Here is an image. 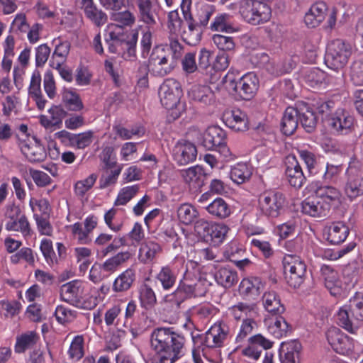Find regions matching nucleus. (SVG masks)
<instances>
[{
	"instance_id": "f257e3e1",
	"label": "nucleus",
	"mask_w": 363,
	"mask_h": 363,
	"mask_svg": "<svg viewBox=\"0 0 363 363\" xmlns=\"http://www.w3.org/2000/svg\"><path fill=\"white\" fill-rule=\"evenodd\" d=\"M150 345L154 354L147 358L146 363H175L185 353L184 337L170 328L155 329Z\"/></svg>"
},
{
	"instance_id": "f03ea898",
	"label": "nucleus",
	"mask_w": 363,
	"mask_h": 363,
	"mask_svg": "<svg viewBox=\"0 0 363 363\" xmlns=\"http://www.w3.org/2000/svg\"><path fill=\"white\" fill-rule=\"evenodd\" d=\"M337 323L350 333H355L363 322V294L357 292L349 304L340 308L336 313Z\"/></svg>"
},
{
	"instance_id": "7ed1b4c3",
	"label": "nucleus",
	"mask_w": 363,
	"mask_h": 363,
	"mask_svg": "<svg viewBox=\"0 0 363 363\" xmlns=\"http://www.w3.org/2000/svg\"><path fill=\"white\" fill-rule=\"evenodd\" d=\"M182 89L179 82L172 78L164 80L159 91L162 105L171 111L170 115L174 119L179 117L183 108L179 100L182 96Z\"/></svg>"
},
{
	"instance_id": "20e7f679",
	"label": "nucleus",
	"mask_w": 363,
	"mask_h": 363,
	"mask_svg": "<svg viewBox=\"0 0 363 363\" xmlns=\"http://www.w3.org/2000/svg\"><path fill=\"white\" fill-rule=\"evenodd\" d=\"M352 52L350 43L341 39L332 40L327 46L325 64L331 69H341L347 65Z\"/></svg>"
},
{
	"instance_id": "39448f33",
	"label": "nucleus",
	"mask_w": 363,
	"mask_h": 363,
	"mask_svg": "<svg viewBox=\"0 0 363 363\" xmlns=\"http://www.w3.org/2000/svg\"><path fill=\"white\" fill-rule=\"evenodd\" d=\"M175 61L171 60L169 50L162 45L155 46L150 55L147 67L156 77H164L174 68Z\"/></svg>"
},
{
	"instance_id": "423d86ee",
	"label": "nucleus",
	"mask_w": 363,
	"mask_h": 363,
	"mask_svg": "<svg viewBox=\"0 0 363 363\" xmlns=\"http://www.w3.org/2000/svg\"><path fill=\"white\" fill-rule=\"evenodd\" d=\"M285 279L293 287H299L304 281L306 274V264L300 256L288 254L283 258Z\"/></svg>"
},
{
	"instance_id": "0eeeda50",
	"label": "nucleus",
	"mask_w": 363,
	"mask_h": 363,
	"mask_svg": "<svg viewBox=\"0 0 363 363\" xmlns=\"http://www.w3.org/2000/svg\"><path fill=\"white\" fill-rule=\"evenodd\" d=\"M84 284L79 280H74L63 284L61 286V296L64 300L69 302H75L84 309H92L98 303L96 297L91 296L84 300Z\"/></svg>"
},
{
	"instance_id": "6e6552de",
	"label": "nucleus",
	"mask_w": 363,
	"mask_h": 363,
	"mask_svg": "<svg viewBox=\"0 0 363 363\" xmlns=\"http://www.w3.org/2000/svg\"><path fill=\"white\" fill-rule=\"evenodd\" d=\"M347 181L344 187L346 196L353 200L363 195V167L361 163L353 160L347 169Z\"/></svg>"
},
{
	"instance_id": "1a4fd4ad",
	"label": "nucleus",
	"mask_w": 363,
	"mask_h": 363,
	"mask_svg": "<svg viewBox=\"0 0 363 363\" xmlns=\"http://www.w3.org/2000/svg\"><path fill=\"white\" fill-rule=\"evenodd\" d=\"M228 335V327L223 322H216L206 332L203 336H192L194 344L199 340L208 348H220L224 345Z\"/></svg>"
},
{
	"instance_id": "9d476101",
	"label": "nucleus",
	"mask_w": 363,
	"mask_h": 363,
	"mask_svg": "<svg viewBox=\"0 0 363 363\" xmlns=\"http://www.w3.org/2000/svg\"><path fill=\"white\" fill-rule=\"evenodd\" d=\"M259 208L267 216L278 217L285 203V197L281 192L277 191H265L258 199Z\"/></svg>"
},
{
	"instance_id": "9b49d317",
	"label": "nucleus",
	"mask_w": 363,
	"mask_h": 363,
	"mask_svg": "<svg viewBox=\"0 0 363 363\" xmlns=\"http://www.w3.org/2000/svg\"><path fill=\"white\" fill-rule=\"evenodd\" d=\"M215 11L216 7L212 4L205 2H201L196 4L194 18L196 30H189L190 35L192 36V39L188 41L189 44L195 45L200 41L202 35L201 27H204L208 25L211 17Z\"/></svg>"
},
{
	"instance_id": "f8f14e48",
	"label": "nucleus",
	"mask_w": 363,
	"mask_h": 363,
	"mask_svg": "<svg viewBox=\"0 0 363 363\" xmlns=\"http://www.w3.org/2000/svg\"><path fill=\"white\" fill-rule=\"evenodd\" d=\"M5 228L8 231H17L26 237L30 235V228L26 216L21 214L18 206H10L6 213Z\"/></svg>"
},
{
	"instance_id": "ddd939ff",
	"label": "nucleus",
	"mask_w": 363,
	"mask_h": 363,
	"mask_svg": "<svg viewBox=\"0 0 363 363\" xmlns=\"http://www.w3.org/2000/svg\"><path fill=\"white\" fill-rule=\"evenodd\" d=\"M325 336L328 342L337 353L347 354L354 348L353 340L344 334L338 328H330L326 331Z\"/></svg>"
},
{
	"instance_id": "4468645a",
	"label": "nucleus",
	"mask_w": 363,
	"mask_h": 363,
	"mask_svg": "<svg viewBox=\"0 0 363 363\" xmlns=\"http://www.w3.org/2000/svg\"><path fill=\"white\" fill-rule=\"evenodd\" d=\"M18 146L23 155L30 162H40L46 159V150L35 138H29L26 140H22Z\"/></svg>"
},
{
	"instance_id": "2eb2a0df",
	"label": "nucleus",
	"mask_w": 363,
	"mask_h": 363,
	"mask_svg": "<svg viewBox=\"0 0 363 363\" xmlns=\"http://www.w3.org/2000/svg\"><path fill=\"white\" fill-rule=\"evenodd\" d=\"M116 12L113 13L111 16V18L114 22L117 23L116 24H110L108 26V29L109 31V38L113 43H118L119 40V33L115 31L116 29H121L124 27H131L135 23V16L133 13L130 11L129 10H125L123 11H115Z\"/></svg>"
},
{
	"instance_id": "dca6fc26",
	"label": "nucleus",
	"mask_w": 363,
	"mask_h": 363,
	"mask_svg": "<svg viewBox=\"0 0 363 363\" xmlns=\"http://www.w3.org/2000/svg\"><path fill=\"white\" fill-rule=\"evenodd\" d=\"M285 175L289 184L296 189L301 188L306 182V177L294 155H288L285 160Z\"/></svg>"
},
{
	"instance_id": "f3484780",
	"label": "nucleus",
	"mask_w": 363,
	"mask_h": 363,
	"mask_svg": "<svg viewBox=\"0 0 363 363\" xmlns=\"http://www.w3.org/2000/svg\"><path fill=\"white\" fill-rule=\"evenodd\" d=\"M281 315H267L264 319L268 332L276 338L286 337L291 331V325Z\"/></svg>"
},
{
	"instance_id": "a211bd4d",
	"label": "nucleus",
	"mask_w": 363,
	"mask_h": 363,
	"mask_svg": "<svg viewBox=\"0 0 363 363\" xmlns=\"http://www.w3.org/2000/svg\"><path fill=\"white\" fill-rule=\"evenodd\" d=\"M172 155L178 164L186 165L196 160L197 150L191 143L181 140L177 142L174 147Z\"/></svg>"
},
{
	"instance_id": "6ab92c4d",
	"label": "nucleus",
	"mask_w": 363,
	"mask_h": 363,
	"mask_svg": "<svg viewBox=\"0 0 363 363\" xmlns=\"http://www.w3.org/2000/svg\"><path fill=\"white\" fill-rule=\"evenodd\" d=\"M331 129L338 134L347 133L354 125V118L343 109H337L328 119Z\"/></svg>"
},
{
	"instance_id": "aec40b11",
	"label": "nucleus",
	"mask_w": 363,
	"mask_h": 363,
	"mask_svg": "<svg viewBox=\"0 0 363 363\" xmlns=\"http://www.w3.org/2000/svg\"><path fill=\"white\" fill-rule=\"evenodd\" d=\"M301 211L312 217L321 218L326 216L329 212V206L323 202L315 194L306 198L301 203Z\"/></svg>"
},
{
	"instance_id": "412c9836",
	"label": "nucleus",
	"mask_w": 363,
	"mask_h": 363,
	"mask_svg": "<svg viewBox=\"0 0 363 363\" xmlns=\"http://www.w3.org/2000/svg\"><path fill=\"white\" fill-rule=\"evenodd\" d=\"M179 286L186 298L202 297L207 292L208 283L204 279H196L191 280L186 277L179 284Z\"/></svg>"
},
{
	"instance_id": "4be33fe9",
	"label": "nucleus",
	"mask_w": 363,
	"mask_h": 363,
	"mask_svg": "<svg viewBox=\"0 0 363 363\" xmlns=\"http://www.w3.org/2000/svg\"><path fill=\"white\" fill-rule=\"evenodd\" d=\"M226 140L225 131L218 126L208 127L202 135L201 145L208 150H213Z\"/></svg>"
},
{
	"instance_id": "5701e85b",
	"label": "nucleus",
	"mask_w": 363,
	"mask_h": 363,
	"mask_svg": "<svg viewBox=\"0 0 363 363\" xmlns=\"http://www.w3.org/2000/svg\"><path fill=\"white\" fill-rule=\"evenodd\" d=\"M302 347L299 342L293 340L282 342L279 348V359L281 363H301Z\"/></svg>"
},
{
	"instance_id": "b1692460",
	"label": "nucleus",
	"mask_w": 363,
	"mask_h": 363,
	"mask_svg": "<svg viewBox=\"0 0 363 363\" xmlns=\"http://www.w3.org/2000/svg\"><path fill=\"white\" fill-rule=\"evenodd\" d=\"M80 7L86 18L97 27H101L106 23V13L97 7L94 0H80Z\"/></svg>"
},
{
	"instance_id": "393cba45",
	"label": "nucleus",
	"mask_w": 363,
	"mask_h": 363,
	"mask_svg": "<svg viewBox=\"0 0 363 363\" xmlns=\"http://www.w3.org/2000/svg\"><path fill=\"white\" fill-rule=\"evenodd\" d=\"M211 223L203 218L195 221L194 233L184 232L185 238L189 245H194L199 240H209Z\"/></svg>"
},
{
	"instance_id": "a878e982",
	"label": "nucleus",
	"mask_w": 363,
	"mask_h": 363,
	"mask_svg": "<svg viewBox=\"0 0 363 363\" xmlns=\"http://www.w3.org/2000/svg\"><path fill=\"white\" fill-rule=\"evenodd\" d=\"M328 13V6L323 1H318L313 4L306 13L304 22L309 28L318 26L325 18Z\"/></svg>"
},
{
	"instance_id": "bb28decb",
	"label": "nucleus",
	"mask_w": 363,
	"mask_h": 363,
	"mask_svg": "<svg viewBox=\"0 0 363 363\" xmlns=\"http://www.w3.org/2000/svg\"><path fill=\"white\" fill-rule=\"evenodd\" d=\"M161 252L162 247L158 242L152 240H145L140 243L138 259L143 264H150Z\"/></svg>"
},
{
	"instance_id": "cd10ccee",
	"label": "nucleus",
	"mask_w": 363,
	"mask_h": 363,
	"mask_svg": "<svg viewBox=\"0 0 363 363\" xmlns=\"http://www.w3.org/2000/svg\"><path fill=\"white\" fill-rule=\"evenodd\" d=\"M223 121L228 127L235 131H246L248 130L247 116L239 109L225 113Z\"/></svg>"
},
{
	"instance_id": "c85d7f7f",
	"label": "nucleus",
	"mask_w": 363,
	"mask_h": 363,
	"mask_svg": "<svg viewBox=\"0 0 363 363\" xmlns=\"http://www.w3.org/2000/svg\"><path fill=\"white\" fill-rule=\"evenodd\" d=\"M138 7L140 21L148 25L155 24L154 14L160 7L157 0H138Z\"/></svg>"
},
{
	"instance_id": "c756f323",
	"label": "nucleus",
	"mask_w": 363,
	"mask_h": 363,
	"mask_svg": "<svg viewBox=\"0 0 363 363\" xmlns=\"http://www.w3.org/2000/svg\"><path fill=\"white\" fill-rule=\"evenodd\" d=\"M262 301L264 310L269 313L267 315L282 314L285 311L284 306L281 303L279 296L275 291L264 293Z\"/></svg>"
},
{
	"instance_id": "7c9ffc66",
	"label": "nucleus",
	"mask_w": 363,
	"mask_h": 363,
	"mask_svg": "<svg viewBox=\"0 0 363 363\" xmlns=\"http://www.w3.org/2000/svg\"><path fill=\"white\" fill-rule=\"evenodd\" d=\"M113 235L111 234L102 233H100L94 240V246L96 247V256L99 258H104L108 254L116 251L118 246L111 243Z\"/></svg>"
},
{
	"instance_id": "2f4dec72",
	"label": "nucleus",
	"mask_w": 363,
	"mask_h": 363,
	"mask_svg": "<svg viewBox=\"0 0 363 363\" xmlns=\"http://www.w3.org/2000/svg\"><path fill=\"white\" fill-rule=\"evenodd\" d=\"M188 96L191 100L204 105L210 104L213 100V91L206 85L194 84L188 91Z\"/></svg>"
},
{
	"instance_id": "473e14b6",
	"label": "nucleus",
	"mask_w": 363,
	"mask_h": 363,
	"mask_svg": "<svg viewBox=\"0 0 363 363\" xmlns=\"http://www.w3.org/2000/svg\"><path fill=\"white\" fill-rule=\"evenodd\" d=\"M298 108L288 107L284 113L281 121V130L286 135H292L298 125Z\"/></svg>"
},
{
	"instance_id": "72a5a7b5",
	"label": "nucleus",
	"mask_w": 363,
	"mask_h": 363,
	"mask_svg": "<svg viewBox=\"0 0 363 363\" xmlns=\"http://www.w3.org/2000/svg\"><path fill=\"white\" fill-rule=\"evenodd\" d=\"M135 272L128 268L121 273L113 283V291L115 292H124L130 289L135 280Z\"/></svg>"
},
{
	"instance_id": "f704fd0d",
	"label": "nucleus",
	"mask_w": 363,
	"mask_h": 363,
	"mask_svg": "<svg viewBox=\"0 0 363 363\" xmlns=\"http://www.w3.org/2000/svg\"><path fill=\"white\" fill-rule=\"evenodd\" d=\"M349 233L350 229L344 223H333L328 228L327 240L331 244L338 245L346 240Z\"/></svg>"
},
{
	"instance_id": "c9c22d12",
	"label": "nucleus",
	"mask_w": 363,
	"mask_h": 363,
	"mask_svg": "<svg viewBox=\"0 0 363 363\" xmlns=\"http://www.w3.org/2000/svg\"><path fill=\"white\" fill-rule=\"evenodd\" d=\"M181 175L184 181L194 187H198L203 184L205 179V172L203 169L199 166L196 165L183 169L181 172Z\"/></svg>"
},
{
	"instance_id": "e433bc0d",
	"label": "nucleus",
	"mask_w": 363,
	"mask_h": 363,
	"mask_svg": "<svg viewBox=\"0 0 363 363\" xmlns=\"http://www.w3.org/2000/svg\"><path fill=\"white\" fill-rule=\"evenodd\" d=\"M321 274L325 281V286L333 296L340 294V281L337 272L327 265L321 267Z\"/></svg>"
},
{
	"instance_id": "4c0bfd02",
	"label": "nucleus",
	"mask_w": 363,
	"mask_h": 363,
	"mask_svg": "<svg viewBox=\"0 0 363 363\" xmlns=\"http://www.w3.org/2000/svg\"><path fill=\"white\" fill-rule=\"evenodd\" d=\"M177 216L179 221L189 225L193 223L199 216V213L196 208L189 203L180 204L177 210Z\"/></svg>"
},
{
	"instance_id": "58836bf2",
	"label": "nucleus",
	"mask_w": 363,
	"mask_h": 363,
	"mask_svg": "<svg viewBox=\"0 0 363 363\" xmlns=\"http://www.w3.org/2000/svg\"><path fill=\"white\" fill-rule=\"evenodd\" d=\"M248 74H245L238 82H235L231 75L228 73L223 79L225 86L228 88V84L232 86L234 91L238 93L240 96L245 100L248 99L250 86L247 82Z\"/></svg>"
},
{
	"instance_id": "ea45409f",
	"label": "nucleus",
	"mask_w": 363,
	"mask_h": 363,
	"mask_svg": "<svg viewBox=\"0 0 363 363\" xmlns=\"http://www.w3.org/2000/svg\"><path fill=\"white\" fill-rule=\"evenodd\" d=\"M132 257L129 251L120 252L114 256L107 259L101 265L108 276L118 269V268L125 262L128 261Z\"/></svg>"
},
{
	"instance_id": "a19ab883",
	"label": "nucleus",
	"mask_w": 363,
	"mask_h": 363,
	"mask_svg": "<svg viewBox=\"0 0 363 363\" xmlns=\"http://www.w3.org/2000/svg\"><path fill=\"white\" fill-rule=\"evenodd\" d=\"M298 118L303 128L308 133L315 127L317 120L313 109L306 104H303L298 108Z\"/></svg>"
},
{
	"instance_id": "79ce46f5",
	"label": "nucleus",
	"mask_w": 363,
	"mask_h": 363,
	"mask_svg": "<svg viewBox=\"0 0 363 363\" xmlns=\"http://www.w3.org/2000/svg\"><path fill=\"white\" fill-rule=\"evenodd\" d=\"M38 335L33 331H29L16 337L14 346L16 353H23L33 347L38 340Z\"/></svg>"
},
{
	"instance_id": "37998d69",
	"label": "nucleus",
	"mask_w": 363,
	"mask_h": 363,
	"mask_svg": "<svg viewBox=\"0 0 363 363\" xmlns=\"http://www.w3.org/2000/svg\"><path fill=\"white\" fill-rule=\"evenodd\" d=\"M206 209L208 213L218 218H225L230 214L229 206L222 198L215 199Z\"/></svg>"
},
{
	"instance_id": "c03bdc74",
	"label": "nucleus",
	"mask_w": 363,
	"mask_h": 363,
	"mask_svg": "<svg viewBox=\"0 0 363 363\" xmlns=\"http://www.w3.org/2000/svg\"><path fill=\"white\" fill-rule=\"evenodd\" d=\"M139 300L143 308L152 309L157 303V297L154 290L147 284H142L138 289Z\"/></svg>"
},
{
	"instance_id": "a18cd8bd",
	"label": "nucleus",
	"mask_w": 363,
	"mask_h": 363,
	"mask_svg": "<svg viewBox=\"0 0 363 363\" xmlns=\"http://www.w3.org/2000/svg\"><path fill=\"white\" fill-rule=\"evenodd\" d=\"M127 336V330L123 327L117 326L116 329L110 331L106 337V347L113 351L122 346L123 342Z\"/></svg>"
},
{
	"instance_id": "49530a36",
	"label": "nucleus",
	"mask_w": 363,
	"mask_h": 363,
	"mask_svg": "<svg viewBox=\"0 0 363 363\" xmlns=\"http://www.w3.org/2000/svg\"><path fill=\"white\" fill-rule=\"evenodd\" d=\"M156 279L160 282L163 289L168 290L175 284L177 273L169 265H166L161 268Z\"/></svg>"
},
{
	"instance_id": "de8ad7c7",
	"label": "nucleus",
	"mask_w": 363,
	"mask_h": 363,
	"mask_svg": "<svg viewBox=\"0 0 363 363\" xmlns=\"http://www.w3.org/2000/svg\"><path fill=\"white\" fill-rule=\"evenodd\" d=\"M116 134L122 140H127L133 138H140L144 135L145 130L143 126L136 125L130 128L120 125L113 126Z\"/></svg>"
},
{
	"instance_id": "09e8293b",
	"label": "nucleus",
	"mask_w": 363,
	"mask_h": 363,
	"mask_svg": "<svg viewBox=\"0 0 363 363\" xmlns=\"http://www.w3.org/2000/svg\"><path fill=\"white\" fill-rule=\"evenodd\" d=\"M315 195L323 202H325L331 208V203L338 200L340 193L337 189L330 186H320L315 191Z\"/></svg>"
},
{
	"instance_id": "8fccbe9b",
	"label": "nucleus",
	"mask_w": 363,
	"mask_h": 363,
	"mask_svg": "<svg viewBox=\"0 0 363 363\" xmlns=\"http://www.w3.org/2000/svg\"><path fill=\"white\" fill-rule=\"evenodd\" d=\"M213 31L232 33L233 28L230 23V16L223 13L217 15L210 25Z\"/></svg>"
},
{
	"instance_id": "3c124183",
	"label": "nucleus",
	"mask_w": 363,
	"mask_h": 363,
	"mask_svg": "<svg viewBox=\"0 0 363 363\" xmlns=\"http://www.w3.org/2000/svg\"><path fill=\"white\" fill-rule=\"evenodd\" d=\"M218 284L225 288L232 286L238 281L237 273L228 268L220 269L215 276Z\"/></svg>"
},
{
	"instance_id": "603ef678",
	"label": "nucleus",
	"mask_w": 363,
	"mask_h": 363,
	"mask_svg": "<svg viewBox=\"0 0 363 363\" xmlns=\"http://www.w3.org/2000/svg\"><path fill=\"white\" fill-rule=\"evenodd\" d=\"M97 178V174L93 173L86 178L77 181L74 185V191L76 196L83 198L94 186Z\"/></svg>"
},
{
	"instance_id": "864d4df0",
	"label": "nucleus",
	"mask_w": 363,
	"mask_h": 363,
	"mask_svg": "<svg viewBox=\"0 0 363 363\" xmlns=\"http://www.w3.org/2000/svg\"><path fill=\"white\" fill-rule=\"evenodd\" d=\"M230 179L233 182L243 184L250 177V171L246 163L239 162L232 167L230 171Z\"/></svg>"
},
{
	"instance_id": "5fc2aeb1",
	"label": "nucleus",
	"mask_w": 363,
	"mask_h": 363,
	"mask_svg": "<svg viewBox=\"0 0 363 363\" xmlns=\"http://www.w3.org/2000/svg\"><path fill=\"white\" fill-rule=\"evenodd\" d=\"M183 20L181 18L177 9L167 13V26L172 35H178L181 33Z\"/></svg>"
},
{
	"instance_id": "6e6d98bb",
	"label": "nucleus",
	"mask_w": 363,
	"mask_h": 363,
	"mask_svg": "<svg viewBox=\"0 0 363 363\" xmlns=\"http://www.w3.org/2000/svg\"><path fill=\"white\" fill-rule=\"evenodd\" d=\"M138 185L128 186L122 188L114 201V206H124L127 204L138 193Z\"/></svg>"
},
{
	"instance_id": "4d7b16f0",
	"label": "nucleus",
	"mask_w": 363,
	"mask_h": 363,
	"mask_svg": "<svg viewBox=\"0 0 363 363\" xmlns=\"http://www.w3.org/2000/svg\"><path fill=\"white\" fill-rule=\"evenodd\" d=\"M273 342L267 339L261 334L255 335L251 337V357L257 359L261 354V350H255V346H259L264 350L270 349L272 347Z\"/></svg>"
},
{
	"instance_id": "13d9d810",
	"label": "nucleus",
	"mask_w": 363,
	"mask_h": 363,
	"mask_svg": "<svg viewBox=\"0 0 363 363\" xmlns=\"http://www.w3.org/2000/svg\"><path fill=\"white\" fill-rule=\"evenodd\" d=\"M69 358L73 361L79 360L84 355V337L82 335L75 336L68 350Z\"/></svg>"
},
{
	"instance_id": "bf43d9fd",
	"label": "nucleus",
	"mask_w": 363,
	"mask_h": 363,
	"mask_svg": "<svg viewBox=\"0 0 363 363\" xmlns=\"http://www.w3.org/2000/svg\"><path fill=\"white\" fill-rule=\"evenodd\" d=\"M230 314L237 321H242V324L250 323V306L247 304L239 303L229 308Z\"/></svg>"
},
{
	"instance_id": "052dcab7",
	"label": "nucleus",
	"mask_w": 363,
	"mask_h": 363,
	"mask_svg": "<svg viewBox=\"0 0 363 363\" xmlns=\"http://www.w3.org/2000/svg\"><path fill=\"white\" fill-rule=\"evenodd\" d=\"M228 230V227L223 223H211L209 239L216 244H220L225 240Z\"/></svg>"
},
{
	"instance_id": "680f3d73",
	"label": "nucleus",
	"mask_w": 363,
	"mask_h": 363,
	"mask_svg": "<svg viewBox=\"0 0 363 363\" xmlns=\"http://www.w3.org/2000/svg\"><path fill=\"white\" fill-rule=\"evenodd\" d=\"M192 0H182L180 9L182 12L183 18L187 24L189 30H195L196 23L191 13Z\"/></svg>"
},
{
	"instance_id": "e2e57ef3",
	"label": "nucleus",
	"mask_w": 363,
	"mask_h": 363,
	"mask_svg": "<svg viewBox=\"0 0 363 363\" xmlns=\"http://www.w3.org/2000/svg\"><path fill=\"white\" fill-rule=\"evenodd\" d=\"M116 213L117 210L111 208L105 213L104 216L106 225L111 230L115 233L122 230L123 227V221L116 220Z\"/></svg>"
},
{
	"instance_id": "0e129e2a",
	"label": "nucleus",
	"mask_w": 363,
	"mask_h": 363,
	"mask_svg": "<svg viewBox=\"0 0 363 363\" xmlns=\"http://www.w3.org/2000/svg\"><path fill=\"white\" fill-rule=\"evenodd\" d=\"M121 172V167H117L110 171H106L99 179V187L106 189L115 185Z\"/></svg>"
},
{
	"instance_id": "69168bd1",
	"label": "nucleus",
	"mask_w": 363,
	"mask_h": 363,
	"mask_svg": "<svg viewBox=\"0 0 363 363\" xmlns=\"http://www.w3.org/2000/svg\"><path fill=\"white\" fill-rule=\"evenodd\" d=\"M70 50V44L67 41L60 42L56 45L52 54V62L64 64Z\"/></svg>"
},
{
	"instance_id": "338daca9",
	"label": "nucleus",
	"mask_w": 363,
	"mask_h": 363,
	"mask_svg": "<svg viewBox=\"0 0 363 363\" xmlns=\"http://www.w3.org/2000/svg\"><path fill=\"white\" fill-rule=\"evenodd\" d=\"M25 261L30 265H32L35 262V257L33 251L30 248L23 247L16 253L12 255L10 257V261L11 263L16 264L21 261Z\"/></svg>"
},
{
	"instance_id": "774afa93",
	"label": "nucleus",
	"mask_w": 363,
	"mask_h": 363,
	"mask_svg": "<svg viewBox=\"0 0 363 363\" xmlns=\"http://www.w3.org/2000/svg\"><path fill=\"white\" fill-rule=\"evenodd\" d=\"M65 102L68 105L69 108L74 111H80L83 108V104L79 96L71 89H67L63 94Z\"/></svg>"
}]
</instances>
